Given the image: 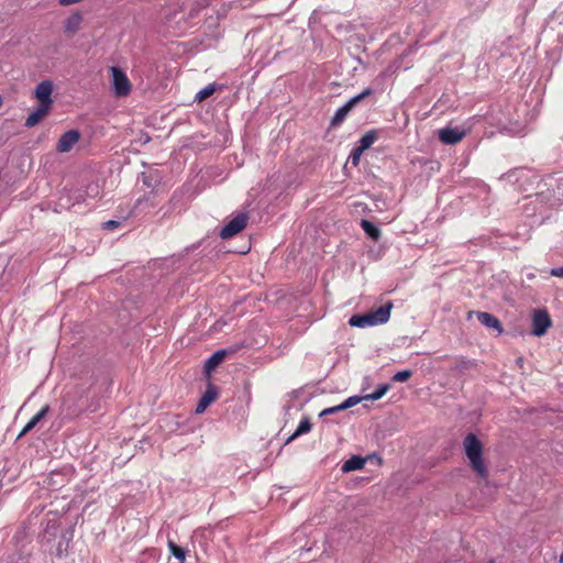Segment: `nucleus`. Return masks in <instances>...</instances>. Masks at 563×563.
Segmentation results:
<instances>
[{"mask_svg":"<svg viewBox=\"0 0 563 563\" xmlns=\"http://www.w3.org/2000/svg\"><path fill=\"white\" fill-rule=\"evenodd\" d=\"M363 398L362 397H358V396H351L349 397L347 399H345L342 404V408L344 410L357 405L358 402H361Z\"/></svg>","mask_w":563,"mask_h":563,"instance_id":"obj_33","label":"nucleus"},{"mask_svg":"<svg viewBox=\"0 0 563 563\" xmlns=\"http://www.w3.org/2000/svg\"><path fill=\"white\" fill-rule=\"evenodd\" d=\"M140 179L150 189H155L162 181V175L157 169H150L141 174Z\"/></svg>","mask_w":563,"mask_h":563,"instance_id":"obj_14","label":"nucleus"},{"mask_svg":"<svg viewBox=\"0 0 563 563\" xmlns=\"http://www.w3.org/2000/svg\"><path fill=\"white\" fill-rule=\"evenodd\" d=\"M113 91L117 97H125L131 91V82L126 74L119 67H111Z\"/></svg>","mask_w":563,"mask_h":563,"instance_id":"obj_3","label":"nucleus"},{"mask_svg":"<svg viewBox=\"0 0 563 563\" xmlns=\"http://www.w3.org/2000/svg\"><path fill=\"white\" fill-rule=\"evenodd\" d=\"M544 186L554 187L556 194L551 200L552 202H559V205H561L563 202V176L558 178L549 176L544 181Z\"/></svg>","mask_w":563,"mask_h":563,"instance_id":"obj_15","label":"nucleus"},{"mask_svg":"<svg viewBox=\"0 0 563 563\" xmlns=\"http://www.w3.org/2000/svg\"><path fill=\"white\" fill-rule=\"evenodd\" d=\"M342 410H344V409L342 408V404H340L338 406H333V407H329V408L323 409L320 412V416L323 417V416H328V415H333V413H336V412L342 411Z\"/></svg>","mask_w":563,"mask_h":563,"instance_id":"obj_34","label":"nucleus"},{"mask_svg":"<svg viewBox=\"0 0 563 563\" xmlns=\"http://www.w3.org/2000/svg\"><path fill=\"white\" fill-rule=\"evenodd\" d=\"M361 227L364 230V232L374 241H377L380 238V230L379 228L371 222L369 220L362 219L361 220Z\"/></svg>","mask_w":563,"mask_h":563,"instance_id":"obj_22","label":"nucleus"},{"mask_svg":"<svg viewBox=\"0 0 563 563\" xmlns=\"http://www.w3.org/2000/svg\"><path fill=\"white\" fill-rule=\"evenodd\" d=\"M365 465V460L360 456V455H353L352 457H350L349 460H346L342 467H341V471L343 473H349V472H352V471H357V470H362Z\"/></svg>","mask_w":563,"mask_h":563,"instance_id":"obj_18","label":"nucleus"},{"mask_svg":"<svg viewBox=\"0 0 563 563\" xmlns=\"http://www.w3.org/2000/svg\"><path fill=\"white\" fill-rule=\"evenodd\" d=\"M411 376H412V371H411V369H404V371L397 372V373L391 377V380H393V382H395V383L406 382V380H408Z\"/></svg>","mask_w":563,"mask_h":563,"instance_id":"obj_32","label":"nucleus"},{"mask_svg":"<svg viewBox=\"0 0 563 563\" xmlns=\"http://www.w3.org/2000/svg\"><path fill=\"white\" fill-rule=\"evenodd\" d=\"M389 388L390 386L388 384H380L373 393L365 395L363 398L373 401L378 400L389 390Z\"/></svg>","mask_w":563,"mask_h":563,"instance_id":"obj_23","label":"nucleus"},{"mask_svg":"<svg viewBox=\"0 0 563 563\" xmlns=\"http://www.w3.org/2000/svg\"><path fill=\"white\" fill-rule=\"evenodd\" d=\"M81 1L82 0H59V4L64 5V7H67V5L76 4V3L81 2Z\"/></svg>","mask_w":563,"mask_h":563,"instance_id":"obj_37","label":"nucleus"},{"mask_svg":"<svg viewBox=\"0 0 563 563\" xmlns=\"http://www.w3.org/2000/svg\"><path fill=\"white\" fill-rule=\"evenodd\" d=\"M365 151L358 146H354L349 155V162L356 167L361 162V156Z\"/></svg>","mask_w":563,"mask_h":563,"instance_id":"obj_28","label":"nucleus"},{"mask_svg":"<svg viewBox=\"0 0 563 563\" xmlns=\"http://www.w3.org/2000/svg\"><path fill=\"white\" fill-rule=\"evenodd\" d=\"M560 563H563V551H562V554L560 555V560H559Z\"/></svg>","mask_w":563,"mask_h":563,"instance_id":"obj_40","label":"nucleus"},{"mask_svg":"<svg viewBox=\"0 0 563 563\" xmlns=\"http://www.w3.org/2000/svg\"><path fill=\"white\" fill-rule=\"evenodd\" d=\"M366 320L364 314H353L349 320V324L354 328L363 329L367 328Z\"/></svg>","mask_w":563,"mask_h":563,"instance_id":"obj_30","label":"nucleus"},{"mask_svg":"<svg viewBox=\"0 0 563 563\" xmlns=\"http://www.w3.org/2000/svg\"><path fill=\"white\" fill-rule=\"evenodd\" d=\"M552 325V320L544 309H539L533 312L532 316V334L536 336H542L545 334L548 329Z\"/></svg>","mask_w":563,"mask_h":563,"instance_id":"obj_6","label":"nucleus"},{"mask_svg":"<svg viewBox=\"0 0 563 563\" xmlns=\"http://www.w3.org/2000/svg\"><path fill=\"white\" fill-rule=\"evenodd\" d=\"M144 206L154 207V203L151 201L150 197L146 195H144L143 197H141L136 200V202L132 209V212L136 213V211Z\"/></svg>","mask_w":563,"mask_h":563,"instance_id":"obj_31","label":"nucleus"},{"mask_svg":"<svg viewBox=\"0 0 563 563\" xmlns=\"http://www.w3.org/2000/svg\"><path fill=\"white\" fill-rule=\"evenodd\" d=\"M118 225H119V222L115 220H109V221L104 222V224H103L104 229H114Z\"/></svg>","mask_w":563,"mask_h":563,"instance_id":"obj_36","label":"nucleus"},{"mask_svg":"<svg viewBox=\"0 0 563 563\" xmlns=\"http://www.w3.org/2000/svg\"><path fill=\"white\" fill-rule=\"evenodd\" d=\"M49 110H51V109L45 108V107H43V106H40V104H38V108H37V109H35L34 111H32V112L27 115V118H26V120H25L24 125H25L26 128H33V126H35V125H36V124H38V123L42 121V119H43V118H44V117L49 112Z\"/></svg>","mask_w":563,"mask_h":563,"instance_id":"obj_16","label":"nucleus"},{"mask_svg":"<svg viewBox=\"0 0 563 563\" xmlns=\"http://www.w3.org/2000/svg\"><path fill=\"white\" fill-rule=\"evenodd\" d=\"M466 135L463 129L446 126L439 131V139L442 143L453 145L459 143Z\"/></svg>","mask_w":563,"mask_h":563,"instance_id":"obj_9","label":"nucleus"},{"mask_svg":"<svg viewBox=\"0 0 563 563\" xmlns=\"http://www.w3.org/2000/svg\"><path fill=\"white\" fill-rule=\"evenodd\" d=\"M351 111L352 109L346 103L338 108L334 115L331 118V128L339 126L346 119Z\"/></svg>","mask_w":563,"mask_h":563,"instance_id":"obj_19","label":"nucleus"},{"mask_svg":"<svg viewBox=\"0 0 563 563\" xmlns=\"http://www.w3.org/2000/svg\"><path fill=\"white\" fill-rule=\"evenodd\" d=\"M311 427H312V424H311L309 418H303L299 422L297 429L295 430V437H300L305 433H308L311 430Z\"/></svg>","mask_w":563,"mask_h":563,"instance_id":"obj_29","label":"nucleus"},{"mask_svg":"<svg viewBox=\"0 0 563 563\" xmlns=\"http://www.w3.org/2000/svg\"><path fill=\"white\" fill-rule=\"evenodd\" d=\"M470 10L475 13H481L487 7L490 0H465Z\"/></svg>","mask_w":563,"mask_h":563,"instance_id":"obj_25","label":"nucleus"},{"mask_svg":"<svg viewBox=\"0 0 563 563\" xmlns=\"http://www.w3.org/2000/svg\"><path fill=\"white\" fill-rule=\"evenodd\" d=\"M551 275H552V276H555V277L563 278V266H562V267L553 268V269L551 271Z\"/></svg>","mask_w":563,"mask_h":563,"instance_id":"obj_35","label":"nucleus"},{"mask_svg":"<svg viewBox=\"0 0 563 563\" xmlns=\"http://www.w3.org/2000/svg\"><path fill=\"white\" fill-rule=\"evenodd\" d=\"M554 187L547 186V189H541L534 195V203L540 206V209L543 207L554 208L559 206V202H552V198L555 197Z\"/></svg>","mask_w":563,"mask_h":563,"instance_id":"obj_10","label":"nucleus"},{"mask_svg":"<svg viewBox=\"0 0 563 563\" xmlns=\"http://www.w3.org/2000/svg\"><path fill=\"white\" fill-rule=\"evenodd\" d=\"M249 214L241 212L231 219L220 231L221 239H230L241 232L247 224Z\"/></svg>","mask_w":563,"mask_h":563,"instance_id":"obj_4","label":"nucleus"},{"mask_svg":"<svg viewBox=\"0 0 563 563\" xmlns=\"http://www.w3.org/2000/svg\"><path fill=\"white\" fill-rule=\"evenodd\" d=\"M373 89L372 88H365L361 93L352 97L349 101H346L345 103L353 110V108L360 102L362 101L363 99H365L366 97H369L371 95H373Z\"/></svg>","mask_w":563,"mask_h":563,"instance_id":"obj_24","label":"nucleus"},{"mask_svg":"<svg viewBox=\"0 0 563 563\" xmlns=\"http://www.w3.org/2000/svg\"><path fill=\"white\" fill-rule=\"evenodd\" d=\"M49 411V406L45 405L41 408V410L31 418V420L24 426L22 431L19 434V438L23 437L27 432H30Z\"/></svg>","mask_w":563,"mask_h":563,"instance_id":"obj_17","label":"nucleus"},{"mask_svg":"<svg viewBox=\"0 0 563 563\" xmlns=\"http://www.w3.org/2000/svg\"><path fill=\"white\" fill-rule=\"evenodd\" d=\"M499 180L510 185L517 191L525 192L538 181V174L527 167H517L503 174Z\"/></svg>","mask_w":563,"mask_h":563,"instance_id":"obj_1","label":"nucleus"},{"mask_svg":"<svg viewBox=\"0 0 563 563\" xmlns=\"http://www.w3.org/2000/svg\"><path fill=\"white\" fill-rule=\"evenodd\" d=\"M82 21V15L80 12H74L70 14L67 20L65 21V32L67 33H74L79 29V25Z\"/></svg>","mask_w":563,"mask_h":563,"instance_id":"obj_21","label":"nucleus"},{"mask_svg":"<svg viewBox=\"0 0 563 563\" xmlns=\"http://www.w3.org/2000/svg\"><path fill=\"white\" fill-rule=\"evenodd\" d=\"M80 133L78 130H68L59 137L56 144L58 153H68L73 150L74 145L79 141Z\"/></svg>","mask_w":563,"mask_h":563,"instance_id":"obj_8","label":"nucleus"},{"mask_svg":"<svg viewBox=\"0 0 563 563\" xmlns=\"http://www.w3.org/2000/svg\"><path fill=\"white\" fill-rule=\"evenodd\" d=\"M58 527L57 522L55 520H53L52 522H48L47 523V527H46V532L49 531V529H53V530H56Z\"/></svg>","mask_w":563,"mask_h":563,"instance_id":"obj_38","label":"nucleus"},{"mask_svg":"<svg viewBox=\"0 0 563 563\" xmlns=\"http://www.w3.org/2000/svg\"><path fill=\"white\" fill-rule=\"evenodd\" d=\"M216 89H217V84H214V82L209 84L208 86H206L205 88H202L201 90H199L196 93L195 100L202 101V100L207 99L216 91Z\"/></svg>","mask_w":563,"mask_h":563,"instance_id":"obj_26","label":"nucleus"},{"mask_svg":"<svg viewBox=\"0 0 563 563\" xmlns=\"http://www.w3.org/2000/svg\"><path fill=\"white\" fill-rule=\"evenodd\" d=\"M297 437H295V432L288 437V439L286 440L285 444H289L290 442H292Z\"/></svg>","mask_w":563,"mask_h":563,"instance_id":"obj_39","label":"nucleus"},{"mask_svg":"<svg viewBox=\"0 0 563 563\" xmlns=\"http://www.w3.org/2000/svg\"><path fill=\"white\" fill-rule=\"evenodd\" d=\"M477 320L487 329H493L497 331V334H501L504 332V328L498 318L489 312L477 311L476 312Z\"/></svg>","mask_w":563,"mask_h":563,"instance_id":"obj_11","label":"nucleus"},{"mask_svg":"<svg viewBox=\"0 0 563 563\" xmlns=\"http://www.w3.org/2000/svg\"><path fill=\"white\" fill-rule=\"evenodd\" d=\"M391 308H393V302L388 301L374 311L363 313L365 319H367L366 320L367 327H374V325H379V324L386 323L390 318Z\"/></svg>","mask_w":563,"mask_h":563,"instance_id":"obj_5","label":"nucleus"},{"mask_svg":"<svg viewBox=\"0 0 563 563\" xmlns=\"http://www.w3.org/2000/svg\"><path fill=\"white\" fill-rule=\"evenodd\" d=\"M217 387L209 383L206 391L197 404L196 413H202L208 408V406L217 399Z\"/></svg>","mask_w":563,"mask_h":563,"instance_id":"obj_12","label":"nucleus"},{"mask_svg":"<svg viewBox=\"0 0 563 563\" xmlns=\"http://www.w3.org/2000/svg\"><path fill=\"white\" fill-rule=\"evenodd\" d=\"M225 355V350H218L211 356H209L203 365L205 373L210 375L222 363Z\"/></svg>","mask_w":563,"mask_h":563,"instance_id":"obj_13","label":"nucleus"},{"mask_svg":"<svg viewBox=\"0 0 563 563\" xmlns=\"http://www.w3.org/2000/svg\"><path fill=\"white\" fill-rule=\"evenodd\" d=\"M378 140V131L369 130L360 140L356 146L366 151Z\"/></svg>","mask_w":563,"mask_h":563,"instance_id":"obj_20","label":"nucleus"},{"mask_svg":"<svg viewBox=\"0 0 563 563\" xmlns=\"http://www.w3.org/2000/svg\"><path fill=\"white\" fill-rule=\"evenodd\" d=\"M464 450L472 468L476 474L486 478L488 475L487 466L483 459V444L474 433H468L464 439Z\"/></svg>","mask_w":563,"mask_h":563,"instance_id":"obj_2","label":"nucleus"},{"mask_svg":"<svg viewBox=\"0 0 563 563\" xmlns=\"http://www.w3.org/2000/svg\"><path fill=\"white\" fill-rule=\"evenodd\" d=\"M168 549H169V552L179 561H184L185 560V556H186V551L177 545L175 542H173L172 540L168 541Z\"/></svg>","mask_w":563,"mask_h":563,"instance_id":"obj_27","label":"nucleus"},{"mask_svg":"<svg viewBox=\"0 0 563 563\" xmlns=\"http://www.w3.org/2000/svg\"><path fill=\"white\" fill-rule=\"evenodd\" d=\"M53 84L49 80H43L37 84L34 96L38 100L40 106L51 109L53 104L52 99Z\"/></svg>","mask_w":563,"mask_h":563,"instance_id":"obj_7","label":"nucleus"}]
</instances>
